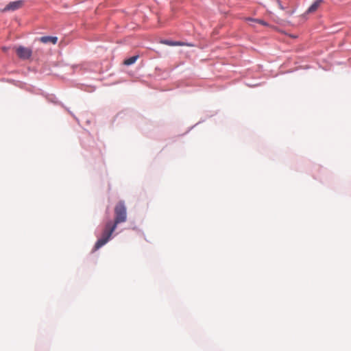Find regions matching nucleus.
<instances>
[{
    "label": "nucleus",
    "instance_id": "f257e3e1",
    "mask_svg": "<svg viewBox=\"0 0 351 351\" xmlns=\"http://www.w3.org/2000/svg\"><path fill=\"white\" fill-rule=\"evenodd\" d=\"M117 227L112 224V221L106 223L105 228L102 232L101 237L97 240L93 248V251H96L104 245L110 239L112 232Z\"/></svg>",
    "mask_w": 351,
    "mask_h": 351
},
{
    "label": "nucleus",
    "instance_id": "f03ea898",
    "mask_svg": "<svg viewBox=\"0 0 351 351\" xmlns=\"http://www.w3.org/2000/svg\"><path fill=\"white\" fill-rule=\"evenodd\" d=\"M127 220V211L124 202L120 201L114 207V220L113 225L117 227L119 223L125 222Z\"/></svg>",
    "mask_w": 351,
    "mask_h": 351
},
{
    "label": "nucleus",
    "instance_id": "7ed1b4c3",
    "mask_svg": "<svg viewBox=\"0 0 351 351\" xmlns=\"http://www.w3.org/2000/svg\"><path fill=\"white\" fill-rule=\"evenodd\" d=\"M16 53L21 59H28L31 57L32 51L29 48L20 46L16 49Z\"/></svg>",
    "mask_w": 351,
    "mask_h": 351
},
{
    "label": "nucleus",
    "instance_id": "20e7f679",
    "mask_svg": "<svg viewBox=\"0 0 351 351\" xmlns=\"http://www.w3.org/2000/svg\"><path fill=\"white\" fill-rule=\"evenodd\" d=\"M23 5L22 1H16L9 3L5 8L3 10V12L9 11V10H16L20 8Z\"/></svg>",
    "mask_w": 351,
    "mask_h": 351
},
{
    "label": "nucleus",
    "instance_id": "39448f33",
    "mask_svg": "<svg viewBox=\"0 0 351 351\" xmlns=\"http://www.w3.org/2000/svg\"><path fill=\"white\" fill-rule=\"evenodd\" d=\"M58 37L50 36H42L39 38V40L44 44L52 43L53 45H56L58 42Z\"/></svg>",
    "mask_w": 351,
    "mask_h": 351
},
{
    "label": "nucleus",
    "instance_id": "423d86ee",
    "mask_svg": "<svg viewBox=\"0 0 351 351\" xmlns=\"http://www.w3.org/2000/svg\"><path fill=\"white\" fill-rule=\"evenodd\" d=\"M323 0H315L313 4L308 8L307 10V13H313L315 12L320 5L322 3Z\"/></svg>",
    "mask_w": 351,
    "mask_h": 351
},
{
    "label": "nucleus",
    "instance_id": "0eeeda50",
    "mask_svg": "<svg viewBox=\"0 0 351 351\" xmlns=\"http://www.w3.org/2000/svg\"><path fill=\"white\" fill-rule=\"evenodd\" d=\"M160 43L169 46H183L185 45L184 43L182 42H174L169 40H161Z\"/></svg>",
    "mask_w": 351,
    "mask_h": 351
},
{
    "label": "nucleus",
    "instance_id": "6e6552de",
    "mask_svg": "<svg viewBox=\"0 0 351 351\" xmlns=\"http://www.w3.org/2000/svg\"><path fill=\"white\" fill-rule=\"evenodd\" d=\"M138 58V56H134L132 57H130L126 60H124L123 62V64L125 65H131L132 64H134L136 60Z\"/></svg>",
    "mask_w": 351,
    "mask_h": 351
},
{
    "label": "nucleus",
    "instance_id": "1a4fd4ad",
    "mask_svg": "<svg viewBox=\"0 0 351 351\" xmlns=\"http://www.w3.org/2000/svg\"><path fill=\"white\" fill-rule=\"evenodd\" d=\"M245 20L247 21H252V22H255V23H259L263 26H269V24L267 22H265V21L261 20V19L247 18V19H245Z\"/></svg>",
    "mask_w": 351,
    "mask_h": 351
},
{
    "label": "nucleus",
    "instance_id": "9d476101",
    "mask_svg": "<svg viewBox=\"0 0 351 351\" xmlns=\"http://www.w3.org/2000/svg\"><path fill=\"white\" fill-rule=\"evenodd\" d=\"M278 5H279V8L281 9V10H284V7L282 6V5L281 4V2L280 0H276Z\"/></svg>",
    "mask_w": 351,
    "mask_h": 351
}]
</instances>
